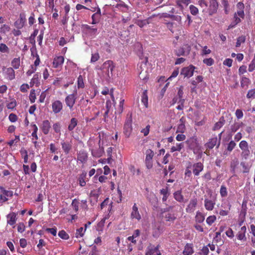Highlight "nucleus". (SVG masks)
<instances>
[{
  "instance_id": "9d476101",
  "label": "nucleus",
  "mask_w": 255,
  "mask_h": 255,
  "mask_svg": "<svg viewBox=\"0 0 255 255\" xmlns=\"http://www.w3.org/2000/svg\"><path fill=\"white\" fill-rule=\"evenodd\" d=\"M2 194L0 195V201L1 203L5 202L8 200V197H11L13 196L12 191L6 190L3 187H0Z\"/></svg>"
},
{
  "instance_id": "a19ab883",
  "label": "nucleus",
  "mask_w": 255,
  "mask_h": 255,
  "mask_svg": "<svg viewBox=\"0 0 255 255\" xmlns=\"http://www.w3.org/2000/svg\"><path fill=\"white\" fill-rule=\"evenodd\" d=\"M225 120L223 117L220 119V121L217 122L213 128L214 130H217L220 129L224 125Z\"/></svg>"
},
{
  "instance_id": "cd10ccee",
  "label": "nucleus",
  "mask_w": 255,
  "mask_h": 255,
  "mask_svg": "<svg viewBox=\"0 0 255 255\" xmlns=\"http://www.w3.org/2000/svg\"><path fill=\"white\" fill-rule=\"evenodd\" d=\"M194 253L193 246L190 244H187L183 251L184 255H192Z\"/></svg>"
},
{
  "instance_id": "dca6fc26",
  "label": "nucleus",
  "mask_w": 255,
  "mask_h": 255,
  "mask_svg": "<svg viewBox=\"0 0 255 255\" xmlns=\"http://www.w3.org/2000/svg\"><path fill=\"white\" fill-rule=\"evenodd\" d=\"M197 198H193L190 200L189 203L187 205L186 208V211L187 213H191L194 212L195 210V208L197 205Z\"/></svg>"
},
{
  "instance_id": "5701e85b",
  "label": "nucleus",
  "mask_w": 255,
  "mask_h": 255,
  "mask_svg": "<svg viewBox=\"0 0 255 255\" xmlns=\"http://www.w3.org/2000/svg\"><path fill=\"white\" fill-rule=\"evenodd\" d=\"M186 119L182 117L179 120V124L178 125L176 132L184 133L186 130L185 128Z\"/></svg>"
},
{
  "instance_id": "c9c22d12",
  "label": "nucleus",
  "mask_w": 255,
  "mask_h": 255,
  "mask_svg": "<svg viewBox=\"0 0 255 255\" xmlns=\"http://www.w3.org/2000/svg\"><path fill=\"white\" fill-rule=\"evenodd\" d=\"M221 3L224 7V10L226 14H229L230 12V5L228 0H222Z\"/></svg>"
},
{
  "instance_id": "423d86ee",
  "label": "nucleus",
  "mask_w": 255,
  "mask_h": 255,
  "mask_svg": "<svg viewBox=\"0 0 255 255\" xmlns=\"http://www.w3.org/2000/svg\"><path fill=\"white\" fill-rule=\"evenodd\" d=\"M146 156L145 159V164L147 169H151L153 166V157L154 155V152L150 149L146 151Z\"/></svg>"
},
{
  "instance_id": "473e14b6",
  "label": "nucleus",
  "mask_w": 255,
  "mask_h": 255,
  "mask_svg": "<svg viewBox=\"0 0 255 255\" xmlns=\"http://www.w3.org/2000/svg\"><path fill=\"white\" fill-rule=\"evenodd\" d=\"M141 102L146 108L148 107V96L147 91L144 90L141 95Z\"/></svg>"
},
{
  "instance_id": "ea45409f",
  "label": "nucleus",
  "mask_w": 255,
  "mask_h": 255,
  "mask_svg": "<svg viewBox=\"0 0 255 255\" xmlns=\"http://www.w3.org/2000/svg\"><path fill=\"white\" fill-rule=\"evenodd\" d=\"M52 128L56 133L61 134V125L60 123L57 122L54 123L52 126Z\"/></svg>"
},
{
  "instance_id": "de8ad7c7",
  "label": "nucleus",
  "mask_w": 255,
  "mask_h": 255,
  "mask_svg": "<svg viewBox=\"0 0 255 255\" xmlns=\"http://www.w3.org/2000/svg\"><path fill=\"white\" fill-rule=\"evenodd\" d=\"M135 23L140 27H143L145 25L149 23L148 19H143V20H137Z\"/></svg>"
},
{
  "instance_id": "a18cd8bd",
  "label": "nucleus",
  "mask_w": 255,
  "mask_h": 255,
  "mask_svg": "<svg viewBox=\"0 0 255 255\" xmlns=\"http://www.w3.org/2000/svg\"><path fill=\"white\" fill-rule=\"evenodd\" d=\"M86 231V229L84 230L83 227H80L79 229H77L76 233H75V237L77 238L82 237L85 233V232Z\"/></svg>"
},
{
  "instance_id": "6e6d98bb",
  "label": "nucleus",
  "mask_w": 255,
  "mask_h": 255,
  "mask_svg": "<svg viewBox=\"0 0 255 255\" xmlns=\"http://www.w3.org/2000/svg\"><path fill=\"white\" fill-rule=\"evenodd\" d=\"M220 193L221 197H225L227 196L228 192H227V188L225 186L222 185L221 186Z\"/></svg>"
},
{
  "instance_id": "4be33fe9",
  "label": "nucleus",
  "mask_w": 255,
  "mask_h": 255,
  "mask_svg": "<svg viewBox=\"0 0 255 255\" xmlns=\"http://www.w3.org/2000/svg\"><path fill=\"white\" fill-rule=\"evenodd\" d=\"M88 159L87 153L84 150H80L77 153V160L82 163L86 162Z\"/></svg>"
},
{
  "instance_id": "7ed1b4c3",
  "label": "nucleus",
  "mask_w": 255,
  "mask_h": 255,
  "mask_svg": "<svg viewBox=\"0 0 255 255\" xmlns=\"http://www.w3.org/2000/svg\"><path fill=\"white\" fill-rule=\"evenodd\" d=\"M191 46L190 42L186 41L181 47L175 50V54L178 56L188 55L190 52Z\"/></svg>"
},
{
  "instance_id": "4d7b16f0",
  "label": "nucleus",
  "mask_w": 255,
  "mask_h": 255,
  "mask_svg": "<svg viewBox=\"0 0 255 255\" xmlns=\"http://www.w3.org/2000/svg\"><path fill=\"white\" fill-rule=\"evenodd\" d=\"M36 98V94L35 90L32 89L30 91L29 94V100L31 103H34L35 101Z\"/></svg>"
},
{
  "instance_id": "bb28decb",
  "label": "nucleus",
  "mask_w": 255,
  "mask_h": 255,
  "mask_svg": "<svg viewBox=\"0 0 255 255\" xmlns=\"http://www.w3.org/2000/svg\"><path fill=\"white\" fill-rule=\"evenodd\" d=\"M40 77L41 75L40 73H36L34 74L30 82V86L32 87L34 85H35L37 87L40 84L39 78Z\"/></svg>"
},
{
  "instance_id": "052dcab7",
  "label": "nucleus",
  "mask_w": 255,
  "mask_h": 255,
  "mask_svg": "<svg viewBox=\"0 0 255 255\" xmlns=\"http://www.w3.org/2000/svg\"><path fill=\"white\" fill-rule=\"evenodd\" d=\"M25 229V226L23 223H19L17 224V231L20 233H23Z\"/></svg>"
},
{
  "instance_id": "f257e3e1",
  "label": "nucleus",
  "mask_w": 255,
  "mask_h": 255,
  "mask_svg": "<svg viewBox=\"0 0 255 255\" xmlns=\"http://www.w3.org/2000/svg\"><path fill=\"white\" fill-rule=\"evenodd\" d=\"M115 67V65L113 61L107 60L103 63L102 66V72L107 78H111L113 75V71Z\"/></svg>"
},
{
  "instance_id": "2f4dec72",
  "label": "nucleus",
  "mask_w": 255,
  "mask_h": 255,
  "mask_svg": "<svg viewBox=\"0 0 255 255\" xmlns=\"http://www.w3.org/2000/svg\"><path fill=\"white\" fill-rule=\"evenodd\" d=\"M86 175L87 173L85 171L82 172V173L80 175L78 181L79 182V184L81 187H84L86 184V182L85 181Z\"/></svg>"
},
{
  "instance_id": "4c0bfd02",
  "label": "nucleus",
  "mask_w": 255,
  "mask_h": 255,
  "mask_svg": "<svg viewBox=\"0 0 255 255\" xmlns=\"http://www.w3.org/2000/svg\"><path fill=\"white\" fill-rule=\"evenodd\" d=\"M241 166L243 168V173H248L250 170V167L248 164L245 162H241L240 163Z\"/></svg>"
},
{
  "instance_id": "13d9d810",
  "label": "nucleus",
  "mask_w": 255,
  "mask_h": 255,
  "mask_svg": "<svg viewBox=\"0 0 255 255\" xmlns=\"http://www.w3.org/2000/svg\"><path fill=\"white\" fill-rule=\"evenodd\" d=\"M190 12L192 14L196 15L198 13L199 10L197 7L193 5H190L189 6Z\"/></svg>"
},
{
  "instance_id": "6ab92c4d",
  "label": "nucleus",
  "mask_w": 255,
  "mask_h": 255,
  "mask_svg": "<svg viewBox=\"0 0 255 255\" xmlns=\"http://www.w3.org/2000/svg\"><path fill=\"white\" fill-rule=\"evenodd\" d=\"M130 218L132 219H135L138 221H139L141 218V215L138 210V207L135 203H134L132 206V211L130 214Z\"/></svg>"
},
{
  "instance_id": "bf43d9fd",
  "label": "nucleus",
  "mask_w": 255,
  "mask_h": 255,
  "mask_svg": "<svg viewBox=\"0 0 255 255\" xmlns=\"http://www.w3.org/2000/svg\"><path fill=\"white\" fill-rule=\"evenodd\" d=\"M255 97V89L250 90L247 94V98L248 99L254 98Z\"/></svg>"
},
{
  "instance_id": "603ef678",
  "label": "nucleus",
  "mask_w": 255,
  "mask_h": 255,
  "mask_svg": "<svg viewBox=\"0 0 255 255\" xmlns=\"http://www.w3.org/2000/svg\"><path fill=\"white\" fill-rule=\"evenodd\" d=\"M58 236L60 238L64 240H68L69 238L68 234L64 230L59 231Z\"/></svg>"
},
{
  "instance_id": "f03ea898",
  "label": "nucleus",
  "mask_w": 255,
  "mask_h": 255,
  "mask_svg": "<svg viewBox=\"0 0 255 255\" xmlns=\"http://www.w3.org/2000/svg\"><path fill=\"white\" fill-rule=\"evenodd\" d=\"M132 123L131 114H128L124 126V133L127 138L130 136L132 131Z\"/></svg>"
},
{
  "instance_id": "e2e57ef3",
  "label": "nucleus",
  "mask_w": 255,
  "mask_h": 255,
  "mask_svg": "<svg viewBox=\"0 0 255 255\" xmlns=\"http://www.w3.org/2000/svg\"><path fill=\"white\" fill-rule=\"evenodd\" d=\"M150 128V125H148L145 128L142 129L140 132L142 133L144 136H147L149 134Z\"/></svg>"
},
{
  "instance_id": "ddd939ff",
  "label": "nucleus",
  "mask_w": 255,
  "mask_h": 255,
  "mask_svg": "<svg viewBox=\"0 0 255 255\" xmlns=\"http://www.w3.org/2000/svg\"><path fill=\"white\" fill-rule=\"evenodd\" d=\"M216 204V199L214 198L212 199L205 198L204 200V206L208 211H212Z\"/></svg>"
},
{
  "instance_id": "58836bf2",
  "label": "nucleus",
  "mask_w": 255,
  "mask_h": 255,
  "mask_svg": "<svg viewBox=\"0 0 255 255\" xmlns=\"http://www.w3.org/2000/svg\"><path fill=\"white\" fill-rule=\"evenodd\" d=\"M104 152V150H103V148H99V149L98 150H92L91 152H92V155L94 156V157H100L101 156H102V154Z\"/></svg>"
},
{
  "instance_id": "3c124183",
  "label": "nucleus",
  "mask_w": 255,
  "mask_h": 255,
  "mask_svg": "<svg viewBox=\"0 0 255 255\" xmlns=\"http://www.w3.org/2000/svg\"><path fill=\"white\" fill-rule=\"evenodd\" d=\"M79 202L76 199H74L72 200L71 206L73 207L75 212H77L79 210Z\"/></svg>"
},
{
  "instance_id": "20e7f679",
  "label": "nucleus",
  "mask_w": 255,
  "mask_h": 255,
  "mask_svg": "<svg viewBox=\"0 0 255 255\" xmlns=\"http://www.w3.org/2000/svg\"><path fill=\"white\" fill-rule=\"evenodd\" d=\"M222 133L223 132L219 134V139L217 136L209 139L208 142L205 144V147L209 149H212L217 145V148H218L220 145V139Z\"/></svg>"
},
{
  "instance_id": "5fc2aeb1",
  "label": "nucleus",
  "mask_w": 255,
  "mask_h": 255,
  "mask_svg": "<svg viewBox=\"0 0 255 255\" xmlns=\"http://www.w3.org/2000/svg\"><path fill=\"white\" fill-rule=\"evenodd\" d=\"M216 220V217L215 215L210 216L207 218L206 223L208 225L211 226Z\"/></svg>"
},
{
  "instance_id": "c85d7f7f",
  "label": "nucleus",
  "mask_w": 255,
  "mask_h": 255,
  "mask_svg": "<svg viewBox=\"0 0 255 255\" xmlns=\"http://www.w3.org/2000/svg\"><path fill=\"white\" fill-rule=\"evenodd\" d=\"M5 74L7 78L9 80H12L15 78V72L12 68L9 67L6 69Z\"/></svg>"
},
{
  "instance_id": "49530a36",
  "label": "nucleus",
  "mask_w": 255,
  "mask_h": 255,
  "mask_svg": "<svg viewBox=\"0 0 255 255\" xmlns=\"http://www.w3.org/2000/svg\"><path fill=\"white\" fill-rule=\"evenodd\" d=\"M10 28L9 25L6 24H3L0 28V32L1 34H5L7 32H9Z\"/></svg>"
},
{
  "instance_id": "37998d69",
  "label": "nucleus",
  "mask_w": 255,
  "mask_h": 255,
  "mask_svg": "<svg viewBox=\"0 0 255 255\" xmlns=\"http://www.w3.org/2000/svg\"><path fill=\"white\" fill-rule=\"evenodd\" d=\"M85 84L84 82V79L82 75H80L78 77L77 80V87L78 89L84 88Z\"/></svg>"
},
{
  "instance_id": "680f3d73",
  "label": "nucleus",
  "mask_w": 255,
  "mask_h": 255,
  "mask_svg": "<svg viewBox=\"0 0 255 255\" xmlns=\"http://www.w3.org/2000/svg\"><path fill=\"white\" fill-rule=\"evenodd\" d=\"M203 63L207 66H211L214 63V60L212 58H206L203 60Z\"/></svg>"
},
{
  "instance_id": "4468645a",
  "label": "nucleus",
  "mask_w": 255,
  "mask_h": 255,
  "mask_svg": "<svg viewBox=\"0 0 255 255\" xmlns=\"http://www.w3.org/2000/svg\"><path fill=\"white\" fill-rule=\"evenodd\" d=\"M17 214L14 212H11L6 216L7 224L12 226L13 228L15 227L14 225L17 221Z\"/></svg>"
},
{
  "instance_id": "8fccbe9b",
  "label": "nucleus",
  "mask_w": 255,
  "mask_h": 255,
  "mask_svg": "<svg viewBox=\"0 0 255 255\" xmlns=\"http://www.w3.org/2000/svg\"><path fill=\"white\" fill-rule=\"evenodd\" d=\"M250 82V80L248 78L243 76L241 80V85L242 87L248 86Z\"/></svg>"
},
{
  "instance_id": "b1692460",
  "label": "nucleus",
  "mask_w": 255,
  "mask_h": 255,
  "mask_svg": "<svg viewBox=\"0 0 255 255\" xmlns=\"http://www.w3.org/2000/svg\"><path fill=\"white\" fill-rule=\"evenodd\" d=\"M64 61V58L62 56H57L54 58L52 66L55 68H59L61 66Z\"/></svg>"
},
{
  "instance_id": "69168bd1",
  "label": "nucleus",
  "mask_w": 255,
  "mask_h": 255,
  "mask_svg": "<svg viewBox=\"0 0 255 255\" xmlns=\"http://www.w3.org/2000/svg\"><path fill=\"white\" fill-rule=\"evenodd\" d=\"M241 127L240 123H236L234 125H232L231 129L232 132H236Z\"/></svg>"
},
{
  "instance_id": "aec40b11",
  "label": "nucleus",
  "mask_w": 255,
  "mask_h": 255,
  "mask_svg": "<svg viewBox=\"0 0 255 255\" xmlns=\"http://www.w3.org/2000/svg\"><path fill=\"white\" fill-rule=\"evenodd\" d=\"M40 128L44 134H48L51 128L50 122L47 120H44L41 124Z\"/></svg>"
},
{
  "instance_id": "0eeeda50",
  "label": "nucleus",
  "mask_w": 255,
  "mask_h": 255,
  "mask_svg": "<svg viewBox=\"0 0 255 255\" xmlns=\"http://www.w3.org/2000/svg\"><path fill=\"white\" fill-rule=\"evenodd\" d=\"M239 147L242 150V156L245 159H247L250 154L248 142L245 140H242L239 143Z\"/></svg>"
},
{
  "instance_id": "09e8293b",
  "label": "nucleus",
  "mask_w": 255,
  "mask_h": 255,
  "mask_svg": "<svg viewBox=\"0 0 255 255\" xmlns=\"http://www.w3.org/2000/svg\"><path fill=\"white\" fill-rule=\"evenodd\" d=\"M236 146V143L234 140L230 141L227 144V150L231 152Z\"/></svg>"
},
{
  "instance_id": "393cba45",
  "label": "nucleus",
  "mask_w": 255,
  "mask_h": 255,
  "mask_svg": "<svg viewBox=\"0 0 255 255\" xmlns=\"http://www.w3.org/2000/svg\"><path fill=\"white\" fill-rule=\"evenodd\" d=\"M146 255H161V253L159 250V246L156 247L150 246L146 253Z\"/></svg>"
},
{
  "instance_id": "864d4df0",
  "label": "nucleus",
  "mask_w": 255,
  "mask_h": 255,
  "mask_svg": "<svg viewBox=\"0 0 255 255\" xmlns=\"http://www.w3.org/2000/svg\"><path fill=\"white\" fill-rule=\"evenodd\" d=\"M0 51L2 53H8L9 52V49L5 44L0 43Z\"/></svg>"
},
{
  "instance_id": "f3484780",
  "label": "nucleus",
  "mask_w": 255,
  "mask_h": 255,
  "mask_svg": "<svg viewBox=\"0 0 255 255\" xmlns=\"http://www.w3.org/2000/svg\"><path fill=\"white\" fill-rule=\"evenodd\" d=\"M63 104L59 100H56L52 103V109L54 114H58L62 110Z\"/></svg>"
},
{
  "instance_id": "1a4fd4ad",
  "label": "nucleus",
  "mask_w": 255,
  "mask_h": 255,
  "mask_svg": "<svg viewBox=\"0 0 255 255\" xmlns=\"http://www.w3.org/2000/svg\"><path fill=\"white\" fill-rule=\"evenodd\" d=\"M195 67L190 65L188 67L183 68L181 71V75L184 76V77L190 78L193 76Z\"/></svg>"
},
{
  "instance_id": "f8f14e48",
  "label": "nucleus",
  "mask_w": 255,
  "mask_h": 255,
  "mask_svg": "<svg viewBox=\"0 0 255 255\" xmlns=\"http://www.w3.org/2000/svg\"><path fill=\"white\" fill-rule=\"evenodd\" d=\"M26 20L25 14L20 13L19 18L14 23V26L18 29H21L24 26Z\"/></svg>"
},
{
  "instance_id": "a878e982",
  "label": "nucleus",
  "mask_w": 255,
  "mask_h": 255,
  "mask_svg": "<svg viewBox=\"0 0 255 255\" xmlns=\"http://www.w3.org/2000/svg\"><path fill=\"white\" fill-rule=\"evenodd\" d=\"M119 3H118L116 5L115 7L118 8L122 12H127L128 10V6L124 2L119 0Z\"/></svg>"
},
{
  "instance_id": "a211bd4d",
  "label": "nucleus",
  "mask_w": 255,
  "mask_h": 255,
  "mask_svg": "<svg viewBox=\"0 0 255 255\" xmlns=\"http://www.w3.org/2000/svg\"><path fill=\"white\" fill-rule=\"evenodd\" d=\"M61 145L64 152L66 154H68L72 148V145L71 141L62 140L61 142Z\"/></svg>"
},
{
  "instance_id": "f704fd0d",
  "label": "nucleus",
  "mask_w": 255,
  "mask_h": 255,
  "mask_svg": "<svg viewBox=\"0 0 255 255\" xmlns=\"http://www.w3.org/2000/svg\"><path fill=\"white\" fill-rule=\"evenodd\" d=\"M205 220L204 215L200 212L198 211L195 216V221L199 223H202Z\"/></svg>"
},
{
  "instance_id": "79ce46f5",
  "label": "nucleus",
  "mask_w": 255,
  "mask_h": 255,
  "mask_svg": "<svg viewBox=\"0 0 255 255\" xmlns=\"http://www.w3.org/2000/svg\"><path fill=\"white\" fill-rule=\"evenodd\" d=\"M183 147L184 144L183 143H177L176 146H173L171 147L170 151L171 152H173L176 151H180Z\"/></svg>"
},
{
  "instance_id": "72a5a7b5",
  "label": "nucleus",
  "mask_w": 255,
  "mask_h": 255,
  "mask_svg": "<svg viewBox=\"0 0 255 255\" xmlns=\"http://www.w3.org/2000/svg\"><path fill=\"white\" fill-rule=\"evenodd\" d=\"M166 221L173 222L176 219V216L174 213H168L164 216Z\"/></svg>"
},
{
  "instance_id": "c03bdc74",
  "label": "nucleus",
  "mask_w": 255,
  "mask_h": 255,
  "mask_svg": "<svg viewBox=\"0 0 255 255\" xmlns=\"http://www.w3.org/2000/svg\"><path fill=\"white\" fill-rule=\"evenodd\" d=\"M190 0H177L176 2L177 5L181 9L183 8V4L188 5Z\"/></svg>"
},
{
  "instance_id": "e433bc0d",
  "label": "nucleus",
  "mask_w": 255,
  "mask_h": 255,
  "mask_svg": "<svg viewBox=\"0 0 255 255\" xmlns=\"http://www.w3.org/2000/svg\"><path fill=\"white\" fill-rule=\"evenodd\" d=\"M20 58H15L11 61V65L13 68L17 69L20 66Z\"/></svg>"
},
{
  "instance_id": "412c9836",
  "label": "nucleus",
  "mask_w": 255,
  "mask_h": 255,
  "mask_svg": "<svg viewBox=\"0 0 255 255\" xmlns=\"http://www.w3.org/2000/svg\"><path fill=\"white\" fill-rule=\"evenodd\" d=\"M246 231H247V228H246V226H243L242 227H241L238 234L236 235L237 239L239 240H240L242 241H244V242L246 241L247 240V238L246 237Z\"/></svg>"
},
{
  "instance_id": "2eb2a0df",
  "label": "nucleus",
  "mask_w": 255,
  "mask_h": 255,
  "mask_svg": "<svg viewBox=\"0 0 255 255\" xmlns=\"http://www.w3.org/2000/svg\"><path fill=\"white\" fill-rule=\"evenodd\" d=\"M203 169L204 165L201 162L194 163L192 165L193 173L195 176H198Z\"/></svg>"
},
{
  "instance_id": "338daca9",
  "label": "nucleus",
  "mask_w": 255,
  "mask_h": 255,
  "mask_svg": "<svg viewBox=\"0 0 255 255\" xmlns=\"http://www.w3.org/2000/svg\"><path fill=\"white\" fill-rule=\"evenodd\" d=\"M100 58V56L98 53H95L92 54V57L91 59V62H95L98 61Z\"/></svg>"
},
{
  "instance_id": "39448f33",
  "label": "nucleus",
  "mask_w": 255,
  "mask_h": 255,
  "mask_svg": "<svg viewBox=\"0 0 255 255\" xmlns=\"http://www.w3.org/2000/svg\"><path fill=\"white\" fill-rule=\"evenodd\" d=\"M77 90H75L73 94L68 95L65 99V103L70 110H72L76 101Z\"/></svg>"
},
{
  "instance_id": "7c9ffc66",
  "label": "nucleus",
  "mask_w": 255,
  "mask_h": 255,
  "mask_svg": "<svg viewBox=\"0 0 255 255\" xmlns=\"http://www.w3.org/2000/svg\"><path fill=\"white\" fill-rule=\"evenodd\" d=\"M174 199L178 202L182 203L184 202V197L181 190H178L173 194Z\"/></svg>"
},
{
  "instance_id": "774afa93",
  "label": "nucleus",
  "mask_w": 255,
  "mask_h": 255,
  "mask_svg": "<svg viewBox=\"0 0 255 255\" xmlns=\"http://www.w3.org/2000/svg\"><path fill=\"white\" fill-rule=\"evenodd\" d=\"M233 60L230 58H227L223 61V65L231 67L232 66Z\"/></svg>"
},
{
  "instance_id": "9b49d317",
  "label": "nucleus",
  "mask_w": 255,
  "mask_h": 255,
  "mask_svg": "<svg viewBox=\"0 0 255 255\" xmlns=\"http://www.w3.org/2000/svg\"><path fill=\"white\" fill-rule=\"evenodd\" d=\"M82 28L90 36L94 37L96 36L98 32V29L93 26H91L88 24H83Z\"/></svg>"
},
{
  "instance_id": "c756f323",
  "label": "nucleus",
  "mask_w": 255,
  "mask_h": 255,
  "mask_svg": "<svg viewBox=\"0 0 255 255\" xmlns=\"http://www.w3.org/2000/svg\"><path fill=\"white\" fill-rule=\"evenodd\" d=\"M78 120L75 118H72L70 121L69 124L68 126V129L69 131H73L75 128L77 126Z\"/></svg>"
},
{
  "instance_id": "0e129e2a",
  "label": "nucleus",
  "mask_w": 255,
  "mask_h": 255,
  "mask_svg": "<svg viewBox=\"0 0 255 255\" xmlns=\"http://www.w3.org/2000/svg\"><path fill=\"white\" fill-rule=\"evenodd\" d=\"M245 37L244 36H240L237 39V41L236 42V47H240L242 43H244L245 41Z\"/></svg>"
},
{
  "instance_id": "6e6552de",
  "label": "nucleus",
  "mask_w": 255,
  "mask_h": 255,
  "mask_svg": "<svg viewBox=\"0 0 255 255\" xmlns=\"http://www.w3.org/2000/svg\"><path fill=\"white\" fill-rule=\"evenodd\" d=\"M219 7V3L217 0H209L208 9L209 15L211 16L217 13Z\"/></svg>"
}]
</instances>
